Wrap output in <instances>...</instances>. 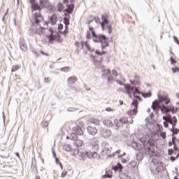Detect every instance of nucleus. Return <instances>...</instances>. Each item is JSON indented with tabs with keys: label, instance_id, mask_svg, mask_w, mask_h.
<instances>
[{
	"label": "nucleus",
	"instance_id": "nucleus-25",
	"mask_svg": "<svg viewBox=\"0 0 179 179\" xmlns=\"http://www.w3.org/2000/svg\"><path fill=\"white\" fill-rule=\"evenodd\" d=\"M161 111L162 114H167V113H169V108H167L166 105H162L161 106Z\"/></svg>",
	"mask_w": 179,
	"mask_h": 179
},
{
	"label": "nucleus",
	"instance_id": "nucleus-22",
	"mask_svg": "<svg viewBox=\"0 0 179 179\" xmlns=\"http://www.w3.org/2000/svg\"><path fill=\"white\" fill-rule=\"evenodd\" d=\"M50 22L51 24H52V26H54V24H57V15L56 14H53L51 15V17L50 18Z\"/></svg>",
	"mask_w": 179,
	"mask_h": 179
},
{
	"label": "nucleus",
	"instance_id": "nucleus-34",
	"mask_svg": "<svg viewBox=\"0 0 179 179\" xmlns=\"http://www.w3.org/2000/svg\"><path fill=\"white\" fill-rule=\"evenodd\" d=\"M105 177L106 178H111V177H113V171L111 170L106 171Z\"/></svg>",
	"mask_w": 179,
	"mask_h": 179
},
{
	"label": "nucleus",
	"instance_id": "nucleus-45",
	"mask_svg": "<svg viewBox=\"0 0 179 179\" xmlns=\"http://www.w3.org/2000/svg\"><path fill=\"white\" fill-rule=\"evenodd\" d=\"M60 71L62 72H68V71H71V67H69V66L62 67L60 69Z\"/></svg>",
	"mask_w": 179,
	"mask_h": 179
},
{
	"label": "nucleus",
	"instance_id": "nucleus-33",
	"mask_svg": "<svg viewBox=\"0 0 179 179\" xmlns=\"http://www.w3.org/2000/svg\"><path fill=\"white\" fill-rule=\"evenodd\" d=\"M171 132H172V136L174 135H178L179 132L178 128L170 129Z\"/></svg>",
	"mask_w": 179,
	"mask_h": 179
},
{
	"label": "nucleus",
	"instance_id": "nucleus-13",
	"mask_svg": "<svg viewBox=\"0 0 179 179\" xmlns=\"http://www.w3.org/2000/svg\"><path fill=\"white\" fill-rule=\"evenodd\" d=\"M139 141L141 143H143V148H145V146H149V144L152 142L150 140L146 139V137H141L139 138Z\"/></svg>",
	"mask_w": 179,
	"mask_h": 179
},
{
	"label": "nucleus",
	"instance_id": "nucleus-43",
	"mask_svg": "<svg viewBox=\"0 0 179 179\" xmlns=\"http://www.w3.org/2000/svg\"><path fill=\"white\" fill-rule=\"evenodd\" d=\"M115 127H117V128H121V127H122V123H121L120 122V120H115Z\"/></svg>",
	"mask_w": 179,
	"mask_h": 179
},
{
	"label": "nucleus",
	"instance_id": "nucleus-58",
	"mask_svg": "<svg viewBox=\"0 0 179 179\" xmlns=\"http://www.w3.org/2000/svg\"><path fill=\"white\" fill-rule=\"evenodd\" d=\"M67 111L69 113H72V111H76V108H73V107H70L67 108Z\"/></svg>",
	"mask_w": 179,
	"mask_h": 179
},
{
	"label": "nucleus",
	"instance_id": "nucleus-46",
	"mask_svg": "<svg viewBox=\"0 0 179 179\" xmlns=\"http://www.w3.org/2000/svg\"><path fill=\"white\" fill-rule=\"evenodd\" d=\"M169 117L170 118V122L177 123V117L176 116L171 117V115H169Z\"/></svg>",
	"mask_w": 179,
	"mask_h": 179
},
{
	"label": "nucleus",
	"instance_id": "nucleus-29",
	"mask_svg": "<svg viewBox=\"0 0 179 179\" xmlns=\"http://www.w3.org/2000/svg\"><path fill=\"white\" fill-rule=\"evenodd\" d=\"M63 150H65L66 152H71V150H72V147L71 145L66 144L63 145Z\"/></svg>",
	"mask_w": 179,
	"mask_h": 179
},
{
	"label": "nucleus",
	"instance_id": "nucleus-40",
	"mask_svg": "<svg viewBox=\"0 0 179 179\" xmlns=\"http://www.w3.org/2000/svg\"><path fill=\"white\" fill-rule=\"evenodd\" d=\"M134 81L136 82V85H141V77L136 75L134 76Z\"/></svg>",
	"mask_w": 179,
	"mask_h": 179
},
{
	"label": "nucleus",
	"instance_id": "nucleus-1",
	"mask_svg": "<svg viewBox=\"0 0 179 179\" xmlns=\"http://www.w3.org/2000/svg\"><path fill=\"white\" fill-rule=\"evenodd\" d=\"M143 150H145V155H148L150 157H153V156H157L156 153V150L155 149V143L150 142L148 143V146H144Z\"/></svg>",
	"mask_w": 179,
	"mask_h": 179
},
{
	"label": "nucleus",
	"instance_id": "nucleus-4",
	"mask_svg": "<svg viewBox=\"0 0 179 179\" xmlns=\"http://www.w3.org/2000/svg\"><path fill=\"white\" fill-rule=\"evenodd\" d=\"M50 6V0H39V3L36 6V10L39 12Z\"/></svg>",
	"mask_w": 179,
	"mask_h": 179
},
{
	"label": "nucleus",
	"instance_id": "nucleus-17",
	"mask_svg": "<svg viewBox=\"0 0 179 179\" xmlns=\"http://www.w3.org/2000/svg\"><path fill=\"white\" fill-rule=\"evenodd\" d=\"M103 122V125H106V127L108 128H113V127H114V123L110 120H104Z\"/></svg>",
	"mask_w": 179,
	"mask_h": 179
},
{
	"label": "nucleus",
	"instance_id": "nucleus-49",
	"mask_svg": "<svg viewBox=\"0 0 179 179\" xmlns=\"http://www.w3.org/2000/svg\"><path fill=\"white\" fill-rule=\"evenodd\" d=\"M94 20H95V22L99 24H101V21L99 17H94Z\"/></svg>",
	"mask_w": 179,
	"mask_h": 179
},
{
	"label": "nucleus",
	"instance_id": "nucleus-26",
	"mask_svg": "<svg viewBox=\"0 0 179 179\" xmlns=\"http://www.w3.org/2000/svg\"><path fill=\"white\" fill-rule=\"evenodd\" d=\"M136 157L137 160H138L139 162H142V160H143V153H142L141 152H138L136 155Z\"/></svg>",
	"mask_w": 179,
	"mask_h": 179
},
{
	"label": "nucleus",
	"instance_id": "nucleus-7",
	"mask_svg": "<svg viewBox=\"0 0 179 179\" xmlns=\"http://www.w3.org/2000/svg\"><path fill=\"white\" fill-rule=\"evenodd\" d=\"M124 88L128 89V90H132L135 93V94H142V92L139 91V87H134L131 85V84L129 85H124Z\"/></svg>",
	"mask_w": 179,
	"mask_h": 179
},
{
	"label": "nucleus",
	"instance_id": "nucleus-42",
	"mask_svg": "<svg viewBox=\"0 0 179 179\" xmlns=\"http://www.w3.org/2000/svg\"><path fill=\"white\" fill-rule=\"evenodd\" d=\"M19 69H20L19 65H14L12 66L11 72H16V71H19Z\"/></svg>",
	"mask_w": 179,
	"mask_h": 179
},
{
	"label": "nucleus",
	"instance_id": "nucleus-19",
	"mask_svg": "<svg viewBox=\"0 0 179 179\" xmlns=\"http://www.w3.org/2000/svg\"><path fill=\"white\" fill-rule=\"evenodd\" d=\"M109 153H111V150H110V148L107 147H104L102 148V151L101 152V155H102V156H106V155H109Z\"/></svg>",
	"mask_w": 179,
	"mask_h": 179
},
{
	"label": "nucleus",
	"instance_id": "nucleus-9",
	"mask_svg": "<svg viewBox=\"0 0 179 179\" xmlns=\"http://www.w3.org/2000/svg\"><path fill=\"white\" fill-rule=\"evenodd\" d=\"M74 146H76L75 152L77 155H79L80 152V149L79 148H82L83 146V141L80 140H76L74 142Z\"/></svg>",
	"mask_w": 179,
	"mask_h": 179
},
{
	"label": "nucleus",
	"instance_id": "nucleus-31",
	"mask_svg": "<svg viewBox=\"0 0 179 179\" xmlns=\"http://www.w3.org/2000/svg\"><path fill=\"white\" fill-rule=\"evenodd\" d=\"M70 138L72 141H77L78 140V136H77L76 133L73 131L71 134Z\"/></svg>",
	"mask_w": 179,
	"mask_h": 179
},
{
	"label": "nucleus",
	"instance_id": "nucleus-16",
	"mask_svg": "<svg viewBox=\"0 0 179 179\" xmlns=\"http://www.w3.org/2000/svg\"><path fill=\"white\" fill-rule=\"evenodd\" d=\"M101 24H108V23H110V21L108 20V15H101Z\"/></svg>",
	"mask_w": 179,
	"mask_h": 179
},
{
	"label": "nucleus",
	"instance_id": "nucleus-51",
	"mask_svg": "<svg viewBox=\"0 0 179 179\" xmlns=\"http://www.w3.org/2000/svg\"><path fill=\"white\" fill-rule=\"evenodd\" d=\"M48 38H49V43H52L55 40L56 36H48Z\"/></svg>",
	"mask_w": 179,
	"mask_h": 179
},
{
	"label": "nucleus",
	"instance_id": "nucleus-52",
	"mask_svg": "<svg viewBox=\"0 0 179 179\" xmlns=\"http://www.w3.org/2000/svg\"><path fill=\"white\" fill-rule=\"evenodd\" d=\"M108 83H110L111 82L114 81V77L112 76H108Z\"/></svg>",
	"mask_w": 179,
	"mask_h": 179
},
{
	"label": "nucleus",
	"instance_id": "nucleus-50",
	"mask_svg": "<svg viewBox=\"0 0 179 179\" xmlns=\"http://www.w3.org/2000/svg\"><path fill=\"white\" fill-rule=\"evenodd\" d=\"M157 103H159V101H157V100H155V101L152 102V106H151V108L152 110H155V108L157 105Z\"/></svg>",
	"mask_w": 179,
	"mask_h": 179
},
{
	"label": "nucleus",
	"instance_id": "nucleus-56",
	"mask_svg": "<svg viewBox=\"0 0 179 179\" xmlns=\"http://www.w3.org/2000/svg\"><path fill=\"white\" fill-rule=\"evenodd\" d=\"M173 73H177V72H179V68L178 66H176L175 68L172 67Z\"/></svg>",
	"mask_w": 179,
	"mask_h": 179
},
{
	"label": "nucleus",
	"instance_id": "nucleus-23",
	"mask_svg": "<svg viewBox=\"0 0 179 179\" xmlns=\"http://www.w3.org/2000/svg\"><path fill=\"white\" fill-rule=\"evenodd\" d=\"M132 146L136 150L140 151L142 150V145H141V144L138 143L137 142H134L132 143Z\"/></svg>",
	"mask_w": 179,
	"mask_h": 179
},
{
	"label": "nucleus",
	"instance_id": "nucleus-15",
	"mask_svg": "<svg viewBox=\"0 0 179 179\" xmlns=\"http://www.w3.org/2000/svg\"><path fill=\"white\" fill-rule=\"evenodd\" d=\"M73 131L77 134V136H83V130L79 127H73Z\"/></svg>",
	"mask_w": 179,
	"mask_h": 179
},
{
	"label": "nucleus",
	"instance_id": "nucleus-55",
	"mask_svg": "<svg viewBox=\"0 0 179 179\" xmlns=\"http://www.w3.org/2000/svg\"><path fill=\"white\" fill-rule=\"evenodd\" d=\"M45 30V27H41L40 29V31H37L36 33L38 34L39 36H41V34H43V32Z\"/></svg>",
	"mask_w": 179,
	"mask_h": 179
},
{
	"label": "nucleus",
	"instance_id": "nucleus-30",
	"mask_svg": "<svg viewBox=\"0 0 179 179\" xmlns=\"http://www.w3.org/2000/svg\"><path fill=\"white\" fill-rule=\"evenodd\" d=\"M92 37H94L93 42L96 43L95 40H97L98 38H100V34L97 35L94 31H92Z\"/></svg>",
	"mask_w": 179,
	"mask_h": 179
},
{
	"label": "nucleus",
	"instance_id": "nucleus-6",
	"mask_svg": "<svg viewBox=\"0 0 179 179\" xmlns=\"http://www.w3.org/2000/svg\"><path fill=\"white\" fill-rule=\"evenodd\" d=\"M100 135L102 136V138H104L105 139L108 138L109 136H111V130L101 128L100 129Z\"/></svg>",
	"mask_w": 179,
	"mask_h": 179
},
{
	"label": "nucleus",
	"instance_id": "nucleus-3",
	"mask_svg": "<svg viewBox=\"0 0 179 179\" xmlns=\"http://www.w3.org/2000/svg\"><path fill=\"white\" fill-rule=\"evenodd\" d=\"M80 156L82 157L83 160H85L86 157H88V159H96L97 157L98 154L96 151L94 152H81Z\"/></svg>",
	"mask_w": 179,
	"mask_h": 179
},
{
	"label": "nucleus",
	"instance_id": "nucleus-44",
	"mask_svg": "<svg viewBox=\"0 0 179 179\" xmlns=\"http://www.w3.org/2000/svg\"><path fill=\"white\" fill-rule=\"evenodd\" d=\"M168 155L169 156H173V155H176V152L173 148H171L168 150Z\"/></svg>",
	"mask_w": 179,
	"mask_h": 179
},
{
	"label": "nucleus",
	"instance_id": "nucleus-10",
	"mask_svg": "<svg viewBox=\"0 0 179 179\" xmlns=\"http://www.w3.org/2000/svg\"><path fill=\"white\" fill-rule=\"evenodd\" d=\"M158 99L160 100L159 103H165V104L167 106L168 104H170V98L167 96H162L160 94H157Z\"/></svg>",
	"mask_w": 179,
	"mask_h": 179
},
{
	"label": "nucleus",
	"instance_id": "nucleus-32",
	"mask_svg": "<svg viewBox=\"0 0 179 179\" xmlns=\"http://www.w3.org/2000/svg\"><path fill=\"white\" fill-rule=\"evenodd\" d=\"M142 96L144 97V99H148V97H152V91H150L147 93L142 92Z\"/></svg>",
	"mask_w": 179,
	"mask_h": 179
},
{
	"label": "nucleus",
	"instance_id": "nucleus-18",
	"mask_svg": "<svg viewBox=\"0 0 179 179\" xmlns=\"http://www.w3.org/2000/svg\"><path fill=\"white\" fill-rule=\"evenodd\" d=\"M50 124V121H48V120H43L41 122V127L43 128H44V129H46V130H45V132H48V124Z\"/></svg>",
	"mask_w": 179,
	"mask_h": 179
},
{
	"label": "nucleus",
	"instance_id": "nucleus-35",
	"mask_svg": "<svg viewBox=\"0 0 179 179\" xmlns=\"http://www.w3.org/2000/svg\"><path fill=\"white\" fill-rule=\"evenodd\" d=\"M161 102L158 101L157 103V106H155V108H154V110L156 114H157V113H159V110H161V106H160V103Z\"/></svg>",
	"mask_w": 179,
	"mask_h": 179
},
{
	"label": "nucleus",
	"instance_id": "nucleus-24",
	"mask_svg": "<svg viewBox=\"0 0 179 179\" xmlns=\"http://www.w3.org/2000/svg\"><path fill=\"white\" fill-rule=\"evenodd\" d=\"M119 178H120V179H131V176H129V175H128V173H121L119 175Z\"/></svg>",
	"mask_w": 179,
	"mask_h": 179
},
{
	"label": "nucleus",
	"instance_id": "nucleus-64",
	"mask_svg": "<svg viewBox=\"0 0 179 179\" xmlns=\"http://www.w3.org/2000/svg\"><path fill=\"white\" fill-rule=\"evenodd\" d=\"M173 40H174L175 43H176V44H178V45H179L178 38H177V36H173Z\"/></svg>",
	"mask_w": 179,
	"mask_h": 179
},
{
	"label": "nucleus",
	"instance_id": "nucleus-60",
	"mask_svg": "<svg viewBox=\"0 0 179 179\" xmlns=\"http://www.w3.org/2000/svg\"><path fill=\"white\" fill-rule=\"evenodd\" d=\"M57 6H58L59 12H61V10H62V6H64V4H62V3H59Z\"/></svg>",
	"mask_w": 179,
	"mask_h": 179
},
{
	"label": "nucleus",
	"instance_id": "nucleus-53",
	"mask_svg": "<svg viewBox=\"0 0 179 179\" xmlns=\"http://www.w3.org/2000/svg\"><path fill=\"white\" fill-rule=\"evenodd\" d=\"M171 64V65H175V64H177V60L174 59L173 57H171L170 58Z\"/></svg>",
	"mask_w": 179,
	"mask_h": 179
},
{
	"label": "nucleus",
	"instance_id": "nucleus-61",
	"mask_svg": "<svg viewBox=\"0 0 179 179\" xmlns=\"http://www.w3.org/2000/svg\"><path fill=\"white\" fill-rule=\"evenodd\" d=\"M66 174H68V171H63V172H62V174H61V178H65V176H66Z\"/></svg>",
	"mask_w": 179,
	"mask_h": 179
},
{
	"label": "nucleus",
	"instance_id": "nucleus-62",
	"mask_svg": "<svg viewBox=\"0 0 179 179\" xmlns=\"http://www.w3.org/2000/svg\"><path fill=\"white\" fill-rule=\"evenodd\" d=\"M160 136L162 138V139H166V132L162 131L160 133Z\"/></svg>",
	"mask_w": 179,
	"mask_h": 179
},
{
	"label": "nucleus",
	"instance_id": "nucleus-28",
	"mask_svg": "<svg viewBox=\"0 0 179 179\" xmlns=\"http://www.w3.org/2000/svg\"><path fill=\"white\" fill-rule=\"evenodd\" d=\"M111 75V71L110 69H108L107 71L101 75V78L102 79H106L107 76H110Z\"/></svg>",
	"mask_w": 179,
	"mask_h": 179
},
{
	"label": "nucleus",
	"instance_id": "nucleus-38",
	"mask_svg": "<svg viewBox=\"0 0 179 179\" xmlns=\"http://www.w3.org/2000/svg\"><path fill=\"white\" fill-rule=\"evenodd\" d=\"M133 94H134L133 95V96H134L133 101L136 100V101H138H138H142V98L141 96H139V95L135 94V92H133Z\"/></svg>",
	"mask_w": 179,
	"mask_h": 179
},
{
	"label": "nucleus",
	"instance_id": "nucleus-12",
	"mask_svg": "<svg viewBox=\"0 0 179 179\" xmlns=\"http://www.w3.org/2000/svg\"><path fill=\"white\" fill-rule=\"evenodd\" d=\"M122 164L120 162H118L116 165L112 166V170H114L115 173H121L122 171Z\"/></svg>",
	"mask_w": 179,
	"mask_h": 179
},
{
	"label": "nucleus",
	"instance_id": "nucleus-59",
	"mask_svg": "<svg viewBox=\"0 0 179 179\" xmlns=\"http://www.w3.org/2000/svg\"><path fill=\"white\" fill-rule=\"evenodd\" d=\"M69 31L68 25H66V26H65V29H64V31H63V34H64V35L68 34Z\"/></svg>",
	"mask_w": 179,
	"mask_h": 179
},
{
	"label": "nucleus",
	"instance_id": "nucleus-5",
	"mask_svg": "<svg viewBox=\"0 0 179 179\" xmlns=\"http://www.w3.org/2000/svg\"><path fill=\"white\" fill-rule=\"evenodd\" d=\"M95 43H101V45H105V47H109L110 45L108 38L104 34H100V38L95 39Z\"/></svg>",
	"mask_w": 179,
	"mask_h": 179
},
{
	"label": "nucleus",
	"instance_id": "nucleus-47",
	"mask_svg": "<svg viewBox=\"0 0 179 179\" xmlns=\"http://www.w3.org/2000/svg\"><path fill=\"white\" fill-rule=\"evenodd\" d=\"M119 120H120V122H121V124H122V125H124V124H126V123H127V122L128 121V119H127V117H122V118H120Z\"/></svg>",
	"mask_w": 179,
	"mask_h": 179
},
{
	"label": "nucleus",
	"instance_id": "nucleus-14",
	"mask_svg": "<svg viewBox=\"0 0 179 179\" xmlns=\"http://www.w3.org/2000/svg\"><path fill=\"white\" fill-rule=\"evenodd\" d=\"M29 2L31 4V10H33V12H34V10H36L37 5L38 3L36 1V0H29Z\"/></svg>",
	"mask_w": 179,
	"mask_h": 179
},
{
	"label": "nucleus",
	"instance_id": "nucleus-21",
	"mask_svg": "<svg viewBox=\"0 0 179 179\" xmlns=\"http://www.w3.org/2000/svg\"><path fill=\"white\" fill-rule=\"evenodd\" d=\"M137 164H138V162L135 160H133L127 164V167L128 169H135Z\"/></svg>",
	"mask_w": 179,
	"mask_h": 179
},
{
	"label": "nucleus",
	"instance_id": "nucleus-39",
	"mask_svg": "<svg viewBox=\"0 0 179 179\" xmlns=\"http://www.w3.org/2000/svg\"><path fill=\"white\" fill-rule=\"evenodd\" d=\"M117 157H118L120 162H121L122 163H128V159L122 157V155H118Z\"/></svg>",
	"mask_w": 179,
	"mask_h": 179
},
{
	"label": "nucleus",
	"instance_id": "nucleus-8",
	"mask_svg": "<svg viewBox=\"0 0 179 179\" xmlns=\"http://www.w3.org/2000/svg\"><path fill=\"white\" fill-rule=\"evenodd\" d=\"M19 45L22 52H25V51H27V45L26 44V41H24V39L22 38L19 39Z\"/></svg>",
	"mask_w": 179,
	"mask_h": 179
},
{
	"label": "nucleus",
	"instance_id": "nucleus-48",
	"mask_svg": "<svg viewBox=\"0 0 179 179\" xmlns=\"http://www.w3.org/2000/svg\"><path fill=\"white\" fill-rule=\"evenodd\" d=\"M152 163L154 164V166H157V164H159V161L156 158L153 157L152 159Z\"/></svg>",
	"mask_w": 179,
	"mask_h": 179
},
{
	"label": "nucleus",
	"instance_id": "nucleus-36",
	"mask_svg": "<svg viewBox=\"0 0 179 179\" xmlns=\"http://www.w3.org/2000/svg\"><path fill=\"white\" fill-rule=\"evenodd\" d=\"M120 153H121V150H118L115 151V153H113L112 155H108L107 156V157H108V158H111V157L114 158V157H115V155H120Z\"/></svg>",
	"mask_w": 179,
	"mask_h": 179
},
{
	"label": "nucleus",
	"instance_id": "nucleus-20",
	"mask_svg": "<svg viewBox=\"0 0 179 179\" xmlns=\"http://www.w3.org/2000/svg\"><path fill=\"white\" fill-rule=\"evenodd\" d=\"M67 80L69 85H73L75 83L78 82V78L76 76H71Z\"/></svg>",
	"mask_w": 179,
	"mask_h": 179
},
{
	"label": "nucleus",
	"instance_id": "nucleus-11",
	"mask_svg": "<svg viewBox=\"0 0 179 179\" xmlns=\"http://www.w3.org/2000/svg\"><path fill=\"white\" fill-rule=\"evenodd\" d=\"M87 131L89 135H91L92 136H95L96 134H97V128L95 127L88 126L87 127Z\"/></svg>",
	"mask_w": 179,
	"mask_h": 179
},
{
	"label": "nucleus",
	"instance_id": "nucleus-2",
	"mask_svg": "<svg viewBox=\"0 0 179 179\" xmlns=\"http://www.w3.org/2000/svg\"><path fill=\"white\" fill-rule=\"evenodd\" d=\"M131 110L127 112L128 115L132 117V115H136L138 113V106H139V102L135 99L131 102Z\"/></svg>",
	"mask_w": 179,
	"mask_h": 179
},
{
	"label": "nucleus",
	"instance_id": "nucleus-57",
	"mask_svg": "<svg viewBox=\"0 0 179 179\" xmlns=\"http://www.w3.org/2000/svg\"><path fill=\"white\" fill-rule=\"evenodd\" d=\"M173 150L174 152H178V146H177V144L176 143H173Z\"/></svg>",
	"mask_w": 179,
	"mask_h": 179
},
{
	"label": "nucleus",
	"instance_id": "nucleus-63",
	"mask_svg": "<svg viewBox=\"0 0 179 179\" xmlns=\"http://www.w3.org/2000/svg\"><path fill=\"white\" fill-rule=\"evenodd\" d=\"M112 75H113V76L117 77V76H118V73L116 71L115 69H113V70L112 71Z\"/></svg>",
	"mask_w": 179,
	"mask_h": 179
},
{
	"label": "nucleus",
	"instance_id": "nucleus-41",
	"mask_svg": "<svg viewBox=\"0 0 179 179\" xmlns=\"http://www.w3.org/2000/svg\"><path fill=\"white\" fill-rule=\"evenodd\" d=\"M90 122L94 125H100V120L97 119H91Z\"/></svg>",
	"mask_w": 179,
	"mask_h": 179
},
{
	"label": "nucleus",
	"instance_id": "nucleus-27",
	"mask_svg": "<svg viewBox=\"0 0 179 179\" xmlns=\"http://www.w3.org/2000/svg\"><path fill=\"white\" fill-rule=\"evenodd\" d=\"M66 6L68 7L66 10H68L69 13H72V12H73V8H75V4L73 3H71V4L70 5L67 4Z\"/></svg>",
	"mask_w": 179,
	"mask_h": 179
},
{
	"label": "nucleus",
	"instance_id": "nucleus-37",
	"mask_svg": "<svg viewBox=\"0 0 179 179\" xmlns=\"http://www.w3.org/2000/svg\"><path fill=\"white\" fill-rule=\"evenodd\" d=\"M162 171H163V166H156V168H155L156 174H157L159 173H162Z\"/></svg>",
	"mask_w": 179,
	"mask_h": 179
},
{
	"label": "nucleus",
	"instance_id": "nucleus-54",
	"mask_svg": "<svg viewBox=\"0 0 179 179\" xmlns=\"http://www.w3.org/2000/svg\"><path fill=\"white\" fill-rule=\"evenodd\" d=\"M178 110H179L178 107H176V108L173 107L171 109L172 114H176V113H177Z\"/></svg>",
	"mask_w": 179,
	"mask_h": 179
}]
</instances>
